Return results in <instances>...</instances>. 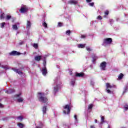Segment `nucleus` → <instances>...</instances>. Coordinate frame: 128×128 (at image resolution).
I'll use <instances>...</instances> for the list:
<instances>
[{
  "mask_svg": "<svg viewBox=\"0 0 128 128\" xmlns=\"http://www.w3.org/2000/svg\"><path fill=\"white\" fill-rule=\"evenodd\" d=\"M108 128H110V126H108Z\"/></svg>",
  "mask_w": 128,
  "mask_h": 128,
  "instance_id": "obj_51",
  "label": "nucleus"
},
{
  "mask_svg": "<svg viewBox=\"0 0 128 128\" xmlns=\"http://www.w3.org/2000/svg\"><path fill=\"white\" fill-rule=\"evenodd\" d=\"M101 118V122L100 124H102L104 122V116H100Z\"/></svg>",
  "mask_w": 128,
  "mask_h": 128,
  "instance_id": "obj_17",
  "label": "nucleus"
},
{
  "mask_svg": "<svg viewBox=\"0 0 128 128\" xmlns=\"http://www.w3.org/2000/svg\"><path fill=\"white\" fill-rule=\"evenodd\" d=\"M90 84H92V86H94V81H91Z\"/></svg>",
  "mask_w": 128,
  "mask_h": 128,
  "instance_id": "obj_46",
  "label": "nucleus"
},
{
  "mask_svg": "<svg viewBox=\"0 0 128 128\" xmlns=\"http://www.w3.org/2000/svg\"><path fill=\"white\" fill-rule=\"evenodd\" d=\"M105 14H106V16H108V10H106L104 12Z\"/></svg>",
  "mask_w": 128,
  "mask_h": 128,
  "instance_id": "obj_41",
  "label": "nucleus"
},
{
  "mask_svg": "<svg viewBox=\"0 0 128 128\" xmlns=\"http://www.w3.org/2000/svg\"><path fill=\"white\" fill-rule=\"evenodd\" d=\"M46 60H44L43 65L44 66H46Z\"/></svg>",
  "mask_w": 128,
  "mask_h": 128,
  "instance_id": "obj_40",
  "label": "nucleus"
},
{
  "mask_svg": "<svg viewBox=\"0 0 128 128\" xmlns=\"http://www.w3.org/2000/svg\"><path fill=\"white\" fill-rule=\"evenodd\" d=\"M42 128V123L40 122L39 126H37L36 128Z\"/></svg>",
  "mask_w": 128,
  "mask_h": 128,
  "instance_id": "obj_33",
  "label": "nucleus"
},
{
  "mask_svg": "<svg viewBox=\"0 0 128 128\" xmlns=\"http://www.w3.org/2000/svg\"><path fill=\"white\" fill-rule=\"evenodd\" d=\"M86 36L85 35H82L81 36H80V38H86Z\"/></svg>",
  "mask_w": 128,
  "mask_h": 128,
  "instance_id": "obj_43",
  "label": "nucleus"
},
{
  "mask_svg": "<svg viewBox=\"0 0 128 128\" xmlns=\"http://www.w3.org/2000/svg\"><path fill=\"white\" fill-rule=\"evenodd\" d=\"M92 62L94 63V62H96V60H98V58L97 56H96V54H93L92 56Z\"/></svg>",
  "mask_w": 128,
  "mask_h": 128,
  "instance_id": "obj_12",
  "label": "nucleus"
},
{
  "mask_svg": "<svg viewBox=\"0 0 128 128\" xmlns=\"http://www.w3.org/2000/svg\"><path fill=\"white\" fill-rule=\"evenodd\" d=\"M76 82L75 80H71L70 84L72 86H74V83Z\"/></svg>",
  "mask_w": 128,
  "mask_h": 128,
  "instance_id": "obj_26",
  "label": "nucleus"
},
{
  "mask_svg": "<svg viewBox=\"0 0 128 128\" xmlns=\"http://www.w3.org/2000/svg\"><path fill=\"white\" fill-rule=\"evenodd\" d=\"M4 68H5L6 70V68H4Z\"/></svg>",
  "mask_w": 128,
  "mask_h": 128,
  "instance_id": "obj_52",
  "label": "nucleus"
},
{
  "mask_svg": "<svg viewBox=\"0 0 128 128\" xmlns=\"http://www.w3.org/2000/svg\"><path fill=\"white\" fill-rule=\"evenodd\" d=\"M68 4H76L78 1L76 0H70L68 2Z\"/></svg>",
  "mask_w": 128,
  "mask_h": 128,
  "instance_id": "obj_11",
  "label": "nucleus"
},
{
  "mask_svg": "<svg viewBox=\"0 0 128 128\" xmlns=\"http://www.w3.org/2000/svg\"><path fill=\"white\" fill-rule=\"evenodd\" d=\"M19 44L22 45L24 44V41H21L19 42Z\"/></svg>",
  "mask_w": 128,
  "mask_h": 128,
  "instance_id": "obj_45",
  "label": "nucleus"
},
{
  "mask_svg": "<svg viewBox=\"0 0 128 128\" xmlns=\"http://www.w3.org/2000/svg\"><path fill=\"white\" fill-rule=\"evenodd\" d=\"M70 74H72V73H70Z\"/></svg>",
  "mask_w": 128,
  "mask_h": 128,
  "instance_id": "obj_53",
  "label": "nucleus"
},
{
  "mask_svg": "<svg viewBox=\"0 0 128 128\" xmlns=\"http://www.w3.org/2000/svg\"><path fill=\"white\" fill-rule=\"evenodd\" d=\"M4 18V13H2V14H1L0 16V20H2Z\"/></svg>",
  "mask_w": 128,
  "mask_h": 128,
  "instance_id": "obj_23",
  "label": "nucleus"
},
{
  "mask_svg": "<svg viewBox=\"0 0 128 128\" xmlns=\"http://www.w3.org/2000/svg\"><path fill=\"white\" fill-rule=\"evenodd\" d=\"M64 110H65L63 111L64 114H70V108H72V107L70 105L66 104L64 106Z\"/></svg>",
  "mask_w": 128,
  "mask_h": 128,
  "instance_id": "obj_3",
  "label": "nucleus"
},
{
  "mask_svg": "<svg viewBox=\"0 0 128 128\" xmlns=\"http://www.w3.org/2000/svg\"><path fill=\"white\" fill-rule=\"evenodd\" d=\"M9 54L10 56H19V54H20V53L16 50H13L9 53Z\"/></svg>",
  "mask_w": 128,
  "mask_h": 128,
  "instance_id": "obj_8",
  "label": "nucleus"
},
{
  "mask_svg": "<svg viewBox=\"0 0 128 128\" xmlns=\"http://www.w3.org/2000/svg\"><path fill=\"white\" fill-rule=\"evenodd\" d=\"M106 62H104L102 63H101L100 67L102 70H106Z\"/></svg>",
  "mask_w": 128,
  "mask_h": 128,
  "instance_id": "obj_7",
  "label": "nucleus"
},
{
  "mask_svg": "<svg viewBox=\"0 0 128 128\" xmlns=\"http://www.w3.org/2000/svg\"><path fill=\"white\" fill-rule=\"evenodd\" d=\"M84 75V73H78L77 72L76 74V76H79L80 78L82 76Z\"/></svg>",
  "mask_w": 128,
  "mask_h": 128,
  "instance_id": "obj_15",
  "label": "nucleus"
},
{
  "mask_svg": "<svg viewBox=\"0 0 128 128\" xmlns=\"http://www.w3.org/2000/svg\"><path fill=\"white\" fill-rule=\"evenodd\" d=\"M13 70H14L16 72H17V74H22L21 71L18 69H13Z\"/></svg>",
  "mask_w": 128,
  "mask_h": 128,
  "instance_id": "obj_16",
  "label": "nucleus"
},
{
  "mask_svg": "<svg viewBox=\"0 0 128 128\" xmlns=\"http://www.w3.org/2000/svg\"><path fill=\"white\" fill-rule=\"evenodd\" d=\"M42 56H38L34 57L35 60H36L37 62H40V60H42Z\"/></svg>",
  "mask_w": 128,
  "mask_h": 128,
  "instance_id": "obj_10",
  "label": "nucleus"
},
{
  "mask_svg": "<svg viewBox=\"0 0 128 128\" xmlns=\"http://www.w3.org/2000/svg\"><path fill=\"white\" fill-rule=\"evenodd\" d=\"M26 28L30 30V21L27 22Z\"/></svg>",
  "mask_w": 128,
  "mask_h": 128,
  "instance_id": "obj_18",
  "label": "nucleus"
},
{
  "mask_svg": "<svg viewBox=\"0 0 128 128\" xmlns=\"http://www.w3.org/2000/svg\"><path fill=\"white\" fill-rule=\"evenodd\" d=\"M78 46L79 48H84L86 46V44H78Z\"/></svg>",
  "mask_w": 128,
  "mask_h": 128,
  "instance_id": "obj_14",
  "label": "nucleus"
},
{
  "mask_svg": "<svg viewBox=\"0 0 128 128\" xmlns=\"http://www.w3.org/2000/svg\"><path fill=\"white\" fill-rule=\"evenodd\" d=\"M122 76H124V74H120L118 77V80H122Z\"/></svg>",
  "mask_w": 128,
  "mask_h": 128,
  "instance_id": "obj_25",
  "label": "nucleus"
},
{
  "mask_svg": "<svg viewBox=\"0 0 128 128\" xmlns=\"http://www.w3.org/2000/svg\"><path fill=\"white\" fill-rule=\"evenodd\" d=\"M33 46L34 48H38V45L37 44H33Z\"/></svg>",
  "mask_w": 128,
  "mask_h": 128,
  "instance_id": "obj_30",
  "label": "nucleus"
},
{
  "mask_svg": "<svg viewBox=\"0 0 128 128\" xmlns=\"http://www.w3.org/2000/svg\"><path fill=\"white\" fill-rule=\"evenodd\" d=\"M76 115L74 116V119L76 120V122L78 121V118H76Z\"/></svg>",
  "mask_w": 128,
  "mask_h": 128,
  "instance_id": "obj_44",
  "label": "nucleus"
},
{
  "mask_svg": "<svg viewBox=\"0 0 128 128\" xmlns=\"http://www.w3.org/2000/svg\"><path fill=\"white\" fill-rule=\"evenodd\" d=\"M86 50H88V52H90V51L92 50V48H89V47H86Z\"/></svg>",
  "mask_w": 128,
  "mask_h": 128,
  "instance_id": "obj_32",
  "label": "nucleus"
},
{
  "mask_svg": "<svg viewBox=\"0 0 128 128\" xmlns=\"http://www.w3.org/2000/svg\"><path fill=\"white\" fill-rule=\"evenodd\" d=\"M86 2H92V0H86Z\"/></svg>",
  "mask_w": 128,
  "mask_h": 128,
  "instance_id": "obj_48",
  "label": "nucleus"
},
{
  "mask_svg": "<svg viewBox=\"0 0 128 128\" xmlns=\"http://www.w3.org/2000/svg\"><path fill=\"white\" fill-rule=\"evenodd\" d=\"M92 104H90L88 106V110H92Z\"/></svg>",
  "mask_w": 128,
  "mask_h": 128,
  "instance_id": "obj_31",
  "label": "nucleus"
},
{
  "mask_svg": "<svg viewBox=\"0 0 128 128\" xmlns=\"http://www.w3.org/2000/svg\"><path fill=\"white\" fill-rule=\"evenodd\" d=\"M12 16H10V15H7L6 16V20H10Z\"/></svg>",
  "mask_w": 128,
  "mask_h": 128,
  "instance_id": "obj_24",
  "label": "nucleus"
},
{
  "mask_svg": "<svg viewBox=\"0 0 128 128\" xmlns=\"http://www.w3.org/2000/svg\"><path fill=\"white\" fill-rule=\"evenodd\" d=\"M112 38H106L104 40L102 46H106L108 44H112Z\"/></svg>",
  "mask_w": 128,
  "mask_h": 128,
  "instance_id": "obj_5",
  "label": "nucleus"
},
{
  "mask_svg": "<svg viewBox=\"0 0 128 128\" xmlns=\"http://www.w3.org/2000/svg\"><path fill=\"white\" fill-rule=\"evenodd\" d=\"M17 101L18 102H24V98L22 97L19 98L17 99Z\"/></svg>",
  "mask_w": 128,
  "mask_h": 128,
  "instance_id": "obj_19",
  "label": "nucleus"
},
{
  "mask_svg": "<svg viewBox=\"0 0 128 128\" xmlns=\"http://www.w3.org/2000/svg\"><path fill=\"white\" fill-rule=\"evenodd\" d=\"M18 126H19L20 128H22L24 126V125L22 123H18Z\"/></svg>",
  "mask_w": 128,
  "mask_h": 128,
  "instance_id": "obj_21",
  "label": "nucleus"
},
{
  "mask_svg": "<svg viewBox=\"0 0 128 128\" xmlns=\"http://www.w3.org/2000/svg\"><path fill=\"white\" fill-rule=\"evenodd\" d=\"M70 30L66 31V34L70 36Z\"/></svg>",
  "mask_w": 128,
  "mask_h": 128,
  "instance_id": "obj_34",
  "label": "nucleus"
},
{
  "mask_svg": "<svg viewBox=\"0 0 128 128\" xmlns=\"http://www.w3.org/2000/svg\"><path fill=\"white\" fill-rule=\"evenodd\" d=\"M22 96V94L20 93L19 94H16V98H18Z\"/></svg>",
  "mask_w": 128,
  "mask_h": 128,
  "instance_id": "obj_35",
  "label": "nucleus"
},
{
  "mask_svg": "<svg viewBox=\"0 0 128 128\" xmlns=\"http://www.w3.org/2000/svg\"><path fill=\"white\" fill-rule=\"evenodd\" d=\"M12 28L13 30H18V26H16V24L12 25Z\"/></svg>",
  "mask_w": 128,
  "mask_h": 128,
  "instance_id": "obj_22",
  "label": "nucleus"
},
{
  "mask_svg": "<svg viewBox=\"0 0 128 128\" xmlns=\"http://www.w3.org/2000/svg\"><path fill=\"white\" fill-rule=\"evenodd\" d=\"M46 106H44L42 108L43 114H46Z\"/></svg>",
  "mask_w": 128,
  "mask_h": 128,
  "instance_id": "obj_20",
  "label": "nucleus"
},
{
  "mask_svg": "<svg viewBox=\"0 0 128 128\" xmlns=\"http://www.w3.org/2000/svg\"><path fill=\"white\" fill-rule=\"evenodd\" d=\"M89 6H94V2H92V3H89Z\"/></svg>",
  "mask_w": 128,
  "mask_h": 128,
  "instance_id": "obj_37",
  "label": "nucleus"
},
{
  "mask_svg": "<svg viewBox=\"0 0 128 128\" xmlns=\"http://www.w3.org/2000/svg\"><path fill=\"white\" fill-rule=\"evenodd\" d=\"M94 122H95L96 124H97V123H98V120H94Z\"/></svg>",
  "mask_w": 128,
  "mask_h": 128,
  "instance_id": "obj_49",
  "label": "nucleus"
},
{
  "mask_svg": "<svg viewBox=\"0 0 128 128\" xmlns=\"http://www.w3.org/2000/svg\"><path fill=\"white\" fill-rule=\"evenodd\" d=\"M38 98L40 102L44 103H46L48 102V98L44 96V93L39 92L38 93Z\"/></svg>",
  "mask_w": 128,
  "mask_h": 128,
  "instance_id": "obj_2",
  "label": "nucleus"
},
{
  "mask_svg": "<svg viewBox=\"0 0 128 128\" xmlns=\"http://www.w3.org/2000/svg\"><path fill=\"white\" fill-rule=\"evenodd\" d=\"M106 92H108V94H112V91L110 90V88H116V86L111 85L110 84V83H106Z\"/></svg>",
  "mask_w": 128,
  "mask_h": 128,
  "instance_id": "obj_4",
  "label": "nucleus"
},
{
  "mask_svg": "<svg viewBox=\"0 0 128 128\" xmlns=\"http://www.w3.org/2000/svg\"><path fill=\"white\" fill-rule=\"evenodd\" d=\"M124 110H128V105L126 104L124 106Z\"/></svg>",
  "mask_w": 128,
  "mask_h": 128,
  "instance_id": "obj_29",
  "label": "nucleus"
},
{
  "mask_svg": "<svg viewBox=\"0 0 128 128\" xmlns=\"http://www.w3.org/2000/svg\"><path fill=\"white\" fill-rule=\"evenodd\" d=\"M28 10V9L26 6L24 5H22L21 8L19 10L22 14H24V12H26Z\"/></svg>",
  "mask_w": 128,
  "mask_h": 128,
  "instance_id": "obj_6",
  "label": "nucleus"
},
{
  "mask_svg": "<svg viewBox=\"0 0 128 128\" xmlns=\"http://www.w3.org/2000/svg\"><path fill=\"white\" fill-rule=\"evenodd\" d=\"M102 16H98V17H97V20H102Z\"/></svg>",
  "mask_w": 128,
  "mask_h": 128,
  "instance_id": "obj_38",
  "label": "nucleus"
},
{
  "mask_svg": "<svg viewBox=\"0 0 128 128\" xmlns=\"http://www.w3.org/2000/svg\"><path fill=\"white\" fill-rule=\"evenodd\" d=\"M42 26H44L46 28H48V24L46 22L42 23Z\"/></svg>",
  "mask_w": 128,
  "mask_h": 128,
  "instance_id": "obj_27",
  "label": "nucleus"
},
{
  "mask_svg": "<svg viewBox=\"0 0 128 128\" xmlns=\"http://www.w3.org/2000/svg\"><path fill=\"white\" fill-rule=\"evenodd\" d=\"M60 80H54V94H56V92H58V89L60 88Z\"/></svg>",
  "mask_w": 128,
  "mask_h": 128,
  "instance_id": "obj_1",
  "label": "nucleus"
},
{
  "mask_svg": "<svg viewBox=\"0 0 128 128\" xmlns=\"http://www.w3.org/2000/svg\"><path fill=\"white\" fill-rule=\"evenodd\" d=\"M90 128H94V126H90Z\"/></svg>",
  "mask_w": 128,
  "mask_h": 128,
  "instance_id": "obj_50",
  "label": "nucleus"
},
{
  "mask_svg": "<svg viewBox=\"0 0 128 128\" xmlns=\"http://www.w3.org/2000/svg\"><path fill=\"white\" fill-rule=\"evenodd\" d=\"M0 108H4V105L0 103Z\"/></svg>",
  "mask_w": 128,
  "mask_h": 128,
  "instance_id": "obj_47",
  "label": "nucleus"
},
{
  "mask_svg": "<svg viewBox=\"0 0 128 128\" xmlns=\"http://www.w3.org/2000/svg\"><path fill=\"white\" fill-rule=\"evenodd\" d=\"M110 24H112L114 22V20L112 19L110 20Z\"/></svg>",
  "mask_w": 128,
  "mask_h": 128,
  "instance_id": "obj_42",
  "label": "nucleus"
},
{
  "mask_svg": "<svg viewBox=\"0 0 128 128\" xmlns=\"http://www.w3.org/2000/svg\"><path fill=\"white\" fill-rule=\"evenodd\" d=\"M4 24H6L5 22H2L0 24V28H4Z\"/></svg>",
  "mask_w": 128,
  "mask_h": 128,
  "instance_id": "obj_28",
  "label": "nucleus"
},
{
  "mask_svg": "<svg viewBox=\"0 0 128 128\" xmlns=\"http://www.w3.org/2000/svg\"><path fill=\"white\" fill-rule=\"evenodd\" d=\"M6 94H12V92H14V89H9L8 90L6 91Z\"/></svg>",
  "mask_w": 128,
  "mask_h": 128,
  "instance_id": "obj_13",
  "label": "nucleus"
},
{
  "mask_svg": "<svg viewBox=\"0 0 128 128\" xmlns=\"http://www.w3.org/2000/svg\"><path fill=\"white\" fill-rule=\"evenodd\" d=\"M18 120H22V116H20L18 118Z\"/></svg>",
  "mask_w": 128,
  "mask_h": 128,
  "instance_id": "obj_36",
  "label": "nucleus"
},
{
  "mask_svg": "<svg viewBox=\"0 0 128 128\" xmlns=\"http://www.w3.org/2000/svg\"><path fill=\"white\" fill-rule=\"evenodd\" d=\"M42 72L43 76L46 75V74H48V72L46 70V66H44V68H42Z\"/></svg>",
  "mask_w": 128,
  "mask_h": 128,
  "instance_id": "obj_9",
  "label": "nucleus"
},
{
  "mask_svg": "<svg viewBox=\"0 0 128 128\" xmlns=\"http://www.w3.org/2000/svg\"><path fill=\"white\" fill-rule=\"evenodd\" d=\"M58 26H62V23L58 22Z\"/></svg>",
  "mask_w": 128,
  "mask_h": 128,
  "instance_id": "obj_39",
  "label": "nucleus"
}]
</instances>
